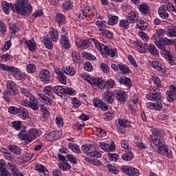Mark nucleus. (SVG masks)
<instances>
[{"mask_svg": "<svg viewBox=\"0 0 176 176\" xmlns=\"http://www.w3.org/2000/svg\"><path fill=\"white\" fill-rule=\"evenodd\" d=\"M2 11L4 14H10V11L17 13L20 16H28L32 13V5L28 0H19L16 4L3 1L1 3Z\"/></svg>", "mask_w": 176, "mask_h": 176, "instance_id": "obj_1", "label": "nucleus"}, {"mask_svg": "<svg viewBox=\"0 0 176 176\" xmlns=\"http://www.w3.org/2000/svg\"><path fill=\"white\" fill-rule=\"evenodd\" d=\"M152 133L153 134L150 135V142L155 146H157V153L168 157V159H173V157H174L173 151L168 148L164 140L160 138L164 135V131L159 129H153Z\"/></svg>", "mask_w": 176, "mask_h": 176, "instance_id": "obj_2", "label": "nucleus"}, {"mask_svg": "<svg viewBox=\"0 0 176 176\" xmlns=\"http://www.w3.org/2000/svg\"><path fill=\"white\" fill-rule=\"evenodd\" d=\"M92 42L103 57H115L118 54L116 50L109 48V45L100 43L97 38H92Z\"/></svg>", "mask_w": 176, "mask_h": 176, "instance_id": "obj_3", "label": "nucleus"}, {"mask_svg": "<svg viewBox=\"0 0 176 176\" xmlns=\"http://www.w3.org/2000/svg\"><path fill=\"white\" fill-rule=\"evenodd\" d=\"M166 35V30L159 29L155 34L151 37L152 41L159 49H164V45H167V38L163 37Z\"/></svg>", "mask_w": 176, "mask_h": 176, "instance_id": "obj_4", "label": "nucleus"}, {"mask_svg": "<svg viewBox=\"0 0 176 176\" xmlns=\"http://www.w3.org/2000/svg\"><path fill=\"white\" fill-rule=\"evenodd\" d=\"M80 78L88 82L93 89H104V80L100 78L93 77L87 74H80Z\"/></svg>", "mask_w": 176, "mask_h": 176, "instance_id": "obj_5", "label": "nucleus"}, {"mask_svg": "<svg viewBox=\"0 0 176 176\" xmlns=\"http://www.w3.org/2000/svg\"><path fill=\"white\" fill-rule=\"evenodd\" d=\"M91 16H94V12H93L91 8L85 7L76 14V19L78 21H82V20H85L87 17H91Z\"/></svg>", "mask_w": 176, "mask_h": 176, "instance_id": "obj_6", "label": "nucleus"}, {"mask_svg": "<svg viewBox=\"0 0 176 176\" xmlns=\"http://www.w3.org/2000/svg\"><path fill=\"white\" fill-rule=\"evenodd\" d=\"M114 98L117 101L120 102V104H125L127 101V98H129V95L127 92L121 90V89H116L113 91Z\"/></svg>", "mask_w": 176, "mask_h": 176, "instance_id": "obj_7", "label": "nucleus"}, {"mask_svg": "<svg viewBox=\"0 0 176 176\" xmlns=\"http://www.w3.org/2000/svg\"><path fill=\"white\" fill-rule=\"evenodd\" d=\"M120 170L122 173L129 176H140V170L133 166L124 165L121 166Z\"/></svg>", "mask_w": 176, "mask_h": 176, "instance_id": "obj_8", "label": "nucleus"}, {"mask_svg": "<svg viewBox=\"0 0 176 176\" xmlns=\"http://www.w3.org/2000/svg\"><path fill=\"white\" fill-rule=\"evenodd\" d=\"M61 135H63V131H52L45 135V140L47 141V142H53V141H57V140H58Z\"/></svg>", "mask_w": 176, "mask_h": 176, "instance_id": "obj_9", "label": "nucleus"}, {"mask_svg": "<svg viewBox=\"0 0 176 176\" xmlns=\"http://www.w3.org/2000/svg\"><path fill=\"white\" fill-rule=\"evenodd\" d=\"M160 49L161 50V55L169 61L170 65H174L175 64V60H174V56H173V54H171L170 51L166 49V45H164V48Z\"/></svg>", "mask_w": 176, "mask_h": 176, "instance_id": "obj_10", "label": "nucleus"}, {"mask_svg": "<svg viewBox=\"0 0 176 176\" xmlns=\"http://www.w3.org/2000/svg\"><path fill=\"white\" fill-rule=\"evenodd\" d=\"M50 72L47 69H43L40 71L38 78L41 80V83L43 85H47L50 82Z\"/></svg>", "mask_w": 176, "mask_h": 176, "instance_id": "obj_11", "label": "nucleus"}, {"mask_svg": "<svg viewBox=\"0 0 176 176\" xmlns=\"http://www.w3.org/2000/svg\"><path fill=\"white\" fill-rule=\"evenodd\" d=\"M107 24H108V23L104 19V17L100 15L96 16V21H95V25H96L100 32L108 28V25Z\"/></svg>", "mask_w": 176, "mask_h": 176, "instance_id": "obj_12", "label": "nucleus"}, {"mask_svg": "<svg viewBox=\"0 0 176 176\" xmlns=\"http://www.w3.org/2000/svg\"><path fill=\"white\" fill-rule=\"evenodd\" d=\"M59 43L65 50L71 49V41H69V37H68V33H65L60 36Z\"/></svg>", "mask_w": 176, "mask_h": 176, "instance_id": "obj_13", "label": "nucleus"}, {"mask_svg": "<svg viewBox=\"0 0 176 176\" xmlns=\"http://www.w3.org/2000/svg\"><path fill=\"white\" fill-rule=\"evenodd\" d=\"M11 73L13 76V78L16 79V80H25V75L24 73L21 72L19 68L12 67Z\"/></svg>", "mask_w": 176, "mask_h": 176, "instance_id": "obj_14", "label": "nucleus"}, {"mask_svg": "<svg viewBox=\"0 0 176 176\" xmlns=\"http://www.w3.org/2000/svg\"><path fill=\"white\" fill-rule=\"evenodd\" d=\"M29 135L28 142H32L34 140H36L40 135H42V131L38 129L32 128L29 129Z\"/></svg>", "mask_w": 176, "mask_h": 176, "instance_id": "obj_15", "label": "nucleus"}, {"mask_svg": "<svg viewBox=\"0 0 176 176\" xmlns=\"http://www.w3.org/2000/svg\"><path fill=\"white\" fill-rule=\"evenodd\" d=\"M126 18L131 24H134L140 21V16L138 15V12L135 11H131L126 15Z\"/></svg>", "mask_w": 176, "mask_h": 176, "instance_id": "obj_16", "label": "nucleus"}, {"mask_svg": "<svg viewBox=\"0 0 176 176\" xmlns=\"http://www.w3.org/2000/svg\"><path fill=\"white\" fill-rule=\"evenodd\" d=\"M16 94L8 91V90H4L3 91V95H2V98L6 101V102H8V104H10V102H13V100L14 99V96Z\"/></svg>", "mask_w": 176, "mask_h": 176, "instance_id": "obj_17", "label": "nucleus"}, {"mask_svg": "<svg viewBox=\"0 0 176 176\" xmlns=\"http://www.w3.org/2000/svg\"><path fill=\"white\" fill-rule=\"evenodd\" d=\"M18 137L21 140H23L24 142H23V145H28L31 144V142H28L30 140V131H24L22 130L18 133Z\"/></svg>", "mask_w": 176, "mask_h": 176, "instance_id": "obj_18", "label": "nucleus"}, {"mask_svg": "<svg viewBox=\"0 0 176 176\" xmlns=\"http://www.w3.org/2000/svg\"><path fill=\"white\" fill-rule=\"evenodd\" d=\"M54 72L57 75L58 80L63 85L67 84V76L64 75L63 70L58 67L54 69Z\"/></svg>", "mask_w": 176, "mask_h": 176, "instance_id": "obj_19", "label": "nucleus"}, {"mask_svg": "<svg viewBox=\"0 0 176 176\" xmlns=\"http://www.w3.org/2000/svg\"><path fill=\"white\" fill-rule=\"evenodd\" d=\"M151 67L155 71L161 72L162 74H166V67L159 60H153L151 62Z\"/></svg>", "mask_w": 176, "mask_h": 176, "instance_id": "obj_20", "label": "nucleus"}, {"mask_svg": "<svg viewBox=\"0 0 176 176\" xmlns=\"http://www.w3.org/2000/svg\"><path fill=\"white\" fill-rule=\"evenodd\" d=\"M116 79L118 83H120L121 85H124V86H126V87H128V89H131V87L133 86V82H131V79H130L129 77L121 76V77H117Z\"/></svg>", "mask_w": 176, "mask_h": 176, "instance_id": "obj_21", "label": "nucleus"}, {"mask_svg": "<svg viewBox=\"0 0 176 176\" xmlns=\"http://www.w3.org/2000/svg\"><path fill=\"white\" fill-rule=\"evenodd\" d=\"M30 103L29 104V108L33 111L39 110V100L35 96H30Z\"/></svg>", "mask_w": 176, "mask_h": 176, "instance_id": "obj_22", "label": "nucleus"}, {"mask_svg": "<svg viewBox=\"0 0 176 176\" xmlns=\"http://www.w3.org/2000/svg\"><path fill=\"white\" fill-rule=\"evenodd\" d=\"M18 115L20 119H22L23 120H27V119L30 118V113H28V110L24 107H19Z\"/></svg>", "mask_w": 176, "mask_h": 176, "instance_id": "obj_23", "label": "nucleus"}, {"mask_svg": "<svg viewBox=\"0 0 176 176\" xmlns=\"http://www.w3.org/2000/svg\"><path fill=\"white\" fill-rule=\"evenodd\" d=\"M55 21L57 23L58 25H64L67 23V19L65 15L61 12H58L55 16Z\"/></svg>", "mask_w": 176, "mask_h": 176, "instance_id": "obj_24", "label": "nucleus"}, {"mask_svg": "<svg viewBox=\"0 0 176 176\" xmlns=\"http://www.w3.org/2000/svg\"><path fill=\"white\" fill-rule=\"evenodd\" d=\"M146 99L150 101H160L162 99V94L160 92H151L146 95Z\"/></svg>", "mask_w": 176, "mask_h": 176, "instance_id": "obj_25", "label": "nucleus"}, {"mask_svg": "<svg viewBox=\"0 0 176 176\" xmlns=\"http://www.w3.org/2000/svg\"><path fill=\"white\" fill-rule=\"evenodd\" d=\"M133 122L129 120V119L126 118H120L118 119V124L120 127H123V129H129L130 127H132Z\"/></svg>", "mask_w": 176, "mask_h": 176, "instance_id": "obj_26", "label": "nucleus"}, {"mask_svg": "<svg viewBox=\"0 0 176 176\" xmlns=\"http://www.w3.org/2000/svg\"><path fill=\"white\" fill-rule=\"evenodd\" d=\"M52 91L59 97H63L65 91V86L56 85L52 88Z\"/></svg>", "mask_w": 176, "mask_h": 176, "instance_id": "obj_27", "label": "nucleus"}, {"mask_svg": "<svg viewBox=\"0 0 176 176\" xmlns=\"http://www.w3.org/2000/svg\"><path fill=\"white\" fill-rule=\"evenodd\" d=\"M76 46L80 50H86V49H89L90 47V41L89 40H81L76 43Z\"/></svg>", "mask_w": 176, "mask_h": 176, "instance_id": "obj_28", "label": "nucleus"}, {"mask_svg": "<svg viewBox=\"0 0 176 176\" xmlns=\"http://www.w3.org/2000/svg\"><path fill=\"white\" fill-rule=\"evenodd\" d=\"M115 98V94H113V91H107L104 92V101H106V102H107V104H113V101H115V99H113Z\"/></svg>", "mask_w": 176, "mask_h": 176, "instance_id": "obj_29", "label": "nucleus"}, {"mask_svg": "<svg viewBox=\"0 0 176 176\" xmlns=\"http://www.w3.org/2000/svg\"><path fill=\"white\" fill-rule=\"evenodd\" d=\"M39 100H41V102L48 107H52V105H53V100L43 94H40Z\"/></svg>", "mask_w": 176, "mask_h": 176, "instance_id": "obj_30", "label": "nucleus"}, {"mask_svg": "<svg viewBox=\"0 0 176 176\" xmlns=\"http://www.w3.org/2000/svg\"><path fill=\"white\" fill-rule=\"evenodd\" d=\"M138 9L142 13V14H148L151 12V8L146 3H142L138 6Z\"/></svg>", "mask_w": 176, "mask_h": 176, "instance_id": "obj_31", "label": "nucleus"}, {"mask_svg": "<svg viewBox=\"0 0 176 176\" xmlns=\"http://www.w3.org/2000/svg\"><path fill=\"white\" fill-rule=\"evenodd\" d=\"M166 10H167L166 7H160L158 8V14L161 19H164V20H168L170 14L168 12H166Z\"/></svg>", "mask_w": 176, "mask_h": 176, "instance_id": "obj_32", "label": "nucleus"}, {"mask_svg": "<svg viewBox=\"0 0 176 176\" xmlns=\"http://www.w3.org/2000/svg\"><path fill=\"white\" fill-rule=\"evenodd\" d=\"M121 159L124 162H131L134 159V153L131 151H127L122 155Z\"/></svg>", "mask_w": 176, "mask_h": 176, "instance_id": "obj_33", "label": "nucleus"}, {"mask_svg": "<svg viewBox=\"0 0 176 176\" xmlns=\"http://www.w3.org/2000/svg\"><path fill=\"white\" fill-rule=\"evenodd\" d=\"M36 169L37 171H39L41 173V176H49L50 173L46 168H45V166L41 164H37L36 165Z\"/></svg>", "mask_w": 176, "mask_h": 176, "instance_id": "obj_34", "label": "nucleus"}, {"mask_svg": "<svg viewBox=\"0 0 176 176\" xmlns=\"http://www.w3.org/2000/svg\"><path fill=\"white\" fill-rule=\"evenodd\" d=\"M72 61L74 64H80L82 63L80 54L76 51H73L72 52Z\"/></svg>", "mask_w": 176, "mask_h": 176, "instance_id": "obj_35", "label": "nucleus"}, {"mask_svg": "<svg viewBox=\"0 0 176 176\" xmlns=\"http://www.w3.org/2000/svg\"><path fill=\"white\" fill-rule=\"evenodd\" d=\"M130 22L126 19H120L118 22V25L121 30H129L130 28Z\"/></svg>", "mask_w": 176, "mask_h": 176, "instance_id": "obj_36", "label": "nucleus"}, {"mask_svg": "<svg viewBox=\"0 0 176 176\" xmlns=\"http://www.w3.org/2000/svg\"><path fill=\"white\" fill-rule=\"evenodd\" d=\"M49 34L51 36L50 39L52 42H57L58 41V32H57L56 29L52 28L49 31Z\"/></svg>", "mask_w": 176, "mask_h": 176, "instance_id": "obj_37", "label": "nucleus"}, {"mask_svg": "<svg viewBox=\"0 0 176 176\" xmlns=\"http://www.w3.org/2000/svg\"><path fill=\"white\" fill-rule=\"evenodd\" d=\"M135 46L136 48H138V50L140 52V53H142L145 47H148V44L142 43L140 41H135Z\"/></svg>", "mask_w": 176, "mask_h": 176, "instance_id": "obj_38", "label": "nucleus"}, {"mask_svg": "<svg viewBox=\"0 0 176 176\" xmlns=\"http://www.w3.org/2000/svg\"><path fill=\"white\" fill-rule=\"evenodd\" d=\"M6 87L8 89V91H11L16 94V84L13 80H8L6 82Z\"/></svg>", "mask_w": 176, "mask_h": 176, "instance_id": "obj_39", "label": "nucleus"}, {"mask_svg": "<svg viewBox=\"0 0 176 176\" xmlns=\"http://www.w3.org/2000/svg\"><path fill=\"white\" fill-rule=\"evenodd\" d=\"M61 70L66 74L69 75V76H74L75 75L76 72L75 69L72 67H65L61 69Z\"/></svg>", "mask_w": 176, "mask_h": 176, "instance_id": "obj_40", "label": "nucleus"}, {"mask_svg": "<svg viewBox=\"0 0 176 176\" xmlns=\"http://www.w3.org/2000/svg\"><path fill=\"white\" fill-rule=\"evenodd\" d=\"M44 45L45 46L46 49L48 50H52L53 49V43L52 42V38L49 36H46L44 37L43 40Z\"/></svg>", "mask_w": 176, "mask_h": 176, "instance_id": "obj_41", "label": "nucleus"}, {"mask_svg": "<svg viewBox=\"0 0 176 176\" xmlns=\"http://www.w3.org/2000/svg\"><path fill=\"white\" fill-rule=\"evenodd\" d=\"M68 147L72 151V152H74V153H77L78 155H80L82 153V151H80L79 146L76 144L69 142L68 144Z\"/></svg>", "mask_w": 176, "mask_h": 176, "instance_id": "obj_42", "label": "nucleus"}, {"mask_svg": "<svg viewBox=\"0 0 176 176\" xmlns=\"http://www.w3.org/2000/svg\"><path fill=\"white\" fill-rule=\"evenodd\" d=\"M119 70L122 72L124 75H129L130 74V67L127 65H123L122 63L118 64Z\"/></svg>", "mask_w": 176, "mask_h": 176, "instance_id": "obj_43", "label": "nucleus"}, {"mask_svg": "<svg viewBox=\"0 0 176 176\" xmlns=\"http://www.w3.org/2000/svg\"><path fill=\"white\" fill-rule=\"evenodd\" d=\"M62 8L66 11L72 10L74 8V3L71 0H65L63 3Z\"/></svg>", "mask_w": 176, "mask_h": 176, "instance_id": "obj_44", "label": "nucleus"}, {"mask_svg": "<svg viewBox=\"0 0 176 176\" xmlns=\"http://www.w3.org/2000/svg\"><path fill=\"white\" fill-rule=\"evenodd\" d=\"M25 44L28 47L30 52H34L35 49H36V43L32 39L26 41Z\"/></svg>", "mask_w": 176, "mask_h": 176, "instance_id": "obj_45", "label": "nucleus"}, {"mask_svg": "<svg viewBox=\"0 0 176 176\" xmlns=\"http://www.w3.org/2000/svg\"><path fill=\"white\" fill-rule=\"evenodd\" d=\"M84 160H85V162L87 163H90V164H93V166H101V164H102L100 160H94L89 157H85Z\"/></svg>", "mask_w": 176, "mask_h": 176, "instance_id": "obj_46", "label": "nucleus"}, {"mask_svg": "<svg viewBox=\"0 0 176 176\" xmlns=\"http://www.w3.org/2000/svg\"><path fill=\"white\" fill-rule=\"evenodd\" d=\"M100 34L104 38H107V39H113V32H111V30L104 29L100 32Z\"/></svg>", "mask_w": 176, "mask_h": 176, "instance_id": "obj_47", "label": "nucleus"}, {"mask_svg": "<svg viewBox=\"0 0 176 176\" xmlns=\"http://www.w3.org/2000/svg\"><path fill=\"white\" fill-rule=\"evenodd\" d=\"M166 100L168 102H173L176 100V94L173 91H166Z\"/></svg>", "mask_w": 176, "mask_h": 176, "instance_id": "obj_48", "label": "nucleus"}, {"mask_svg": "<svg viewBox=\"0 0 176 176\" xmlns=\"http://www.w3.org/2000/svg\"><path fill=\"white\" fill-rule=\"evenodd\" d=\"M147 50L152 54L153 56H159V52H157V49L153 44H150L147 46Z\"/></svg>", "mask_w": 176, "mask_h": 176, "instance_id": "obj_49", "label": "nucleus"}, {"mask_svg": "<svg viewBox=\"0 0 176 176\" xmlns=\"http://www.w3.org/2000/svg\"><path fill=\"white\" fill-rule=\"evenodd\" d=\"M85 155L90 157H95V159H100L101 156H102L101 153L98 152L97 150L91 151L89 153H85Z\"/></svg>", "mask_w": 176, "mask_h": 176, "instance_id": "obj_50", "label": "nucleus"}, {"mask_svg": "<svg viewBox=\"0 0 176 176\" xmlns=\"http://www.w3.org/2000/svg\"><path fill=\"white\" fill-rule=\"evenodd\" d=\"M40 109L42 112V118L45 119V120H47L49 118V110H47V108L45 104H41L40 107Z\"/></svg>", "mask_w": 176, "mask_h": 176, "instance_id": "obj_51", "label": "nucleus"}, {"mask_svg": "<svg viewBox=\"0 0 176 176\" xmlns=\"http://www.w3.org/2000/svg\"><path fill=\"white\" fill-rule=\"evenodd\" d=\"M58 167L62 171H69L71 170V164L68 162H60Z\"/></svg>", "mask_w": 176, "mask_h": 176, "instance_id": "obj_52", "label": "nucleus"}, {"mask_svg": "<svg viewBox=\"0 0 176 176\" xmlns=\"http://www.w3.org/2000/svg\"><path fill=\"white\" fill-rule=\"evenodd\" d=\"M9 149L14 155H21V148L16 145H10Z\"/></svg>", "mask_w": 176, "mask_h": 176, "instance_id": "obj_53", "label": "nucleus"}, {"mask_svg": "<svg viewBox=\"0 0 176 176\" xmlns=\"http://www.w3.org/2000/svg\"><path fill=\"white\" fill-rule=\"evenodd\" d=\"M138 28L140 30V31H145L146 28H148V23L144 21L140 20L136 23Z\"/></svg>", "mask_w": 176, "mask_h": 176, "instance_id": "obj_54", "label": "nucleus"}, {"mask_svg": "<svg viewBox=\"0 0 176 176\" xmlns=\"http://www.w3.org/2000/svg\"><path fill=\"white\" fill-rule=\"evenodd\" d=\"M115 86V80L110 79L108 80L103 84V89H107L109 90V89H112Z\"/></svg>", "mask_w": 176, "mask_h": 176, "instance_id": "obj_55", "label": "nucleus"}, {"mask_svg": "<svg viewBox=\"0 0 176 176\" xmlns=\"http://www.w3.org/2000/svg\"><path fill=\"white\" fill-rule=\"evenodd\" d=\"M26 71L28 74H34L36 72V66L34 63H29L26 66Z\"/></svg>", "mask_w": 176, "mask_h": 176, "instance_id": "obj_56", "label": "nucleus"}, {"mask_svg": "<svg viewBox=\"0 0 176 176\" xmlns=\"http://www.w3.org/2000/svg\"><path fill=\"white\" fill-rule=\"evenodd\" d=\"M43 93L49 97H52L54 98V95L53 94V87L52 86H46L43 89Z\"/></svg>", "mask_w": 176, "mask_h": 176, "instance_id": "obj_57", "label": "nucleus"}, {"mask_svg": "<svg viewBox=\"0 0 176 176\" xmlns=\"http://www.w3.org/2000/svg\"><path fill=\"white\" fill-rule=\"evenodd\" d=\"M82 57H83V58H86L87 60H89L90 61H94V60H96V58H96V56H94L91 53H89V52H82Z\"/></svg>", "mask_w": 176, "mask_h": 176, "instance_id": "obj_58", "label": "nucleus"}, {"mask_svg": "<svg viewBox=\"0 0 176 176\" xmlns=\"http://www.w3.org/2000/svg\"><path fill=\"white\" fill-rule=\"evenodd\" d=\"M66 162H69L72 164H78V159L72 154H67L66 155Z\"/></svg>", "mask_w": 176, "mask_h": 176, "instance_id": "obj_59", "label": "nucleus"}, {"mask_svg": "<svg viewBox=\"0 0 176 176\" xmlns=\"http://www.w3.org/2000/svg\"><path fill=\"white\" fill-rule=\"evenodd\" d=\"M119 21V16H111L107 22L108 25H115V24H118Z\"/></svg>", "mask_w": 176, "mask_h": 176, "instance_id": "obj_60", "label": "nucleus"}, {"mask_svg": "<svg viewBox=\"0 0 176 176\" xmlns=\"http://www.w3.org/2000/svg\"><path fill=\"white\" fill-rule=\"evenodd\" d=\"M6 32H8V26L5 22L0 19V33L2 35H6Z\"/></svg>", "mask_w": 176, "mask_h": 176, "instance_id": "obj_61", "label": "nucleus"}, {"mask_svg": "<svg viewBox=\"0 0 176 176\" xmlns=\"http://www.w3.org/2000/svg\"><path fill=\"white\" fill-rule=\"evenodd\" d=\"M7 168L12 172V175L19 170V169H17V166H16V164L13 162L8 163Z\"/></svg>", "mask_w": 176, "mask_h": 176, "instance_id": "obj_62", "label": "nucleus"}, {"mask_svg": "<svg viewBox=\"0 0 176 176\" xmlns=\"http://www.w3.org/2000/svg\"><path fill=\"white\" fill-rule=\"evenodd\" d=\"M66 94L67 96H75L76 92L75 89L71 88L69 87L65 86V93L64 95Z\"/></svg>", "mask_w": 176, "mask_h": 176, "instance_id": "obj_63", "label": "nucleus"}, {"mask_svg": "<svg viewBox=\"0 0 176 176\" xmlns=\"http://www.w3.org/2000/svg\"><path fill=\"white\" fill-rule=\"evenodd\" d=\"M42 16H43V11L42 10H37L32 14L31 19H38V17H42Z\"/></svg>", "mask_w": 176, "mask_h": 176, "instance_id": "obj_64", "label": "nucleus"}]
</instances>
